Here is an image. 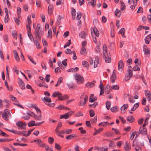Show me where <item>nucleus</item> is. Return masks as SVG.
<instances>
[{"label":"nucleus","instance_id":"obj_1","mask_svg":"<svg viewBox=\"0 0 151 151\" xmlns=\"http://www.w3.org/2000/svg\"><path fill=\"white\" fill-rule=\"evenodd\" d=\"M80 102L78 104L79 106H82L86 103V100H88V97L87 96L85 95L84 93H83L81 94L80 97Z\"/></svg>","mask_w":151,"mask_h":151},{"label":"nucleus","instance_id":"obj_2","mask_svg":"<svg viewBox=\"0 0 151 151\" xmlns=\"http://www.w3.org/2000/svg\"><path fill=\"white\" fill-rule=\"evenodd\" d=\"M75 79L77 81L78 84L83 83L84 82L83 77L79 74L77 73L75 76Z\"/></svg>","mask_w":151,"mask_h":151},{"label":"nucleus","instance_id":"obj_3","mask_svg":"<svg viewBox=\"0 0 151 151\" xmlns=\"http://www.w3.org/2000/svg\"><path fill=\"white\" fill-rule=\"evenodd\" d=\"M34 130V129H31L29 130L27 133H25L27 132V131H24L23 132L19 131V134H23V135L25 137H27L29 136L31 133V132Z\"/></svg>","mask_w":151,"mask_h":151},{"label":"nucleus","instance_id":"obj_4","mask_svg":"<svg viewBox=\"0 0 151 151\" xmlns=\"http://www.w3.org/2000/svg\"><path fill=\"white\" fill-rule=\"evenodd\" d=\"M41 31L40 30H35V31L34 32V34L36 36V39L37 40L38 38L39 40H40L41 39V37L40 35V33Z\"/></svg>","mask_w":151,"mask_h":151},{"label":"nucleus","instance_id":"obj_5","mask_svg":"<svg viewBox=\"0 0 151 151\" xmlns=\"http://www.w3.org/2000/svg\"><path fill=\"white\" fill-rule=\"evenodd\" d=\"M69 98V97L67 95L63 96H58V100L60 101H64L67 100Z\"/></svg>","mask_w":151,"mask_h":151},{"label":"nucleus","instance_id":"obj_6","mask_svg":"<svg viewBox=\"0 0 151 151\" xmlns=\"http://www.w3.org/2000/svg\"><path fill=\"white\" fill-rule=\"evenodd\" d=\"M143 51L145 54L149 55V56H150V50L147 48V46L146 45L143 46Z\"/></svg>","mask_w":151,"mask_h":151},{"label":"nucleus","instance_id":"obj_7","mask_svg":"<svg viewBox=\"0 0 151 151\" xmlns=\"http://www.w3.org/2000/svg\"><path fill=\"white\" fill-rule=\"evenodd\" d=\"M26 125L25 122H22L19 121V129H26Z\"/></svg>","mask_w":151,"mask_h":151},{"label":"nucleus","instance_id":"obj_8","mask_svg":"<svg viewBox=\"0 0 151 151\" xmlns=\"http://www.w3.org/2000/svg\"><path fill=\"white\" fill-rule=\"evenodd\" d=\"M118 67L119 70H122L124 67V63L122 60H120L118 63Z\"/></svg>","mask_w":151,"mask_h":151},{"label":"nucleus","instance_id":"obj_9","mask_svg":"<svg viewBox=\"0 0 151 151\" xmlns=\"http://www.w3.org/2000/svg\"><path fill=\"white\" fill-rule=\"evenodd\" d=\"M75 137L76 138H78L77 135L76 134H71L68 136H66V138L68 140L71 139L72 138Z\"/></svg>","mask_w":151,"mask_h":151},{"label":"nucleus","instance_id":"obj_10","mask_svg":"<svg viewBox=\"0 0 151 151\" xmlns=\"http://www.w3.org/2000/svg\"><path fill=\"white\" fill-rule=\"evenodd\" d=\"M25 84L23 81L19 79V86L22 89L24 90L25 88Z\"/></svg>","mask_w":151,"mask_h":151},{"label":"nucleus","instance_id":"obj_11","mask_svg":"<svg viewBox=\"0 0 151 151\" xmlns=\"http://www.w3.org/2000/svg\"><path fill=\"white\" fill-rule=\"evenodd\" d=\"M141 130H140V129H139V134H141L143 135H146L147 134V132L146 128L142 127V128L141 129Z\"/></svg>","mask_w":151,"mask_h":151},{"label":"nucleus","instance_id":"obj_12","mask_svg":"<svg viewBox=\"0 0 151 151\" xmlns=\"http://www.w3.org/2000/svg\"><path fill=\"white\" fill-rule=\"evenodd\" d=\"M53 10V6L52 5L50 4L48 8V12L49 14H51Z\"/></svg>","mask_w":151,"mask_h":151},{"label":"nucleus","instance_id":"obj_13","mask_svg":"<svg viewBox=\"0 0 151 151\" xmlns=\"http://www.w3.org/2000/svg\"><path fill=\"white\" fill-rule=\"evenodd\" d=\"M42 100L44 101L45 104L47 103V102L50 103L52 102L51 99L49 97H44L43 99H42Z\"/></svg>","mask_w":151,"mask_h":151},{"label":"nucleus","instance_id":"obj_14","mask_svg":"<svg viewBox=\"0 0 151 151\" xmlns=\"http://www.w3.org/2000/svg\"><path fill=\"white\" fill-rule=\"evenodd\" d=\"M106 63H110L111 62V59L110 54H108L106 57L104 58Z\"/></svg>","mask_w":151,"mask_h":151},{"label":"nucleus","instance_id":"obj_15","mask_svg":"<svg viewBox=\"0 0 151 151\" xmlns=\"http://www.w3.org/2000/svg\"><path fill=\"white\" fill-rule=\"evenodd\" d=\"M38 145L39 146L41 147H44L45 146V145L44 144L43 142L40 139H38V142L37 143Z\"/></svg>","mask_w":151,"mask_h":151},{"label":"nucleus","instance_id":"obj_16","mask_svg":"<svg viewBox=\"0 0 151 151\" xmlns=\"http://www.w3.org/2000/svg\"><path fill=\"white\" fill-rule=\"evenodd\" d=\"M127 120L130 123H132L134 121L135 119L133 116H130L128 117Z\"/></svg>","mask_w":151,"mask_h":151},{"label":"nucleus","instance_id":"obj_17","mask_svg":"<svg viewBox=\"0 0 151 151\" xmlns=\"http://www.w3.org/2000/svg\"><path fill=\"white\" fill-rule=\"evenodd\" d=\"M128 105L127 104L123 105L122 106L121 108V109L122 112L123 113H124L126 111L127 108H128Z\"/></svg>","mask_w":151,"mask_h":151},{"label":"nucleus","instance_id":"obj_18","mask_svg":"<svg viewBox=\"0 0 151 151\" xmlns=\"http://www.w3.org/2000/svg\"><path fill=\"white\" fill-rule=\"evenodd\" d=\"M18 11H19V7H18L17 8L18 18L15 17L14 18L15 22L17 25H18L19 24V20L18 19L19 18V12Z\"/></svg>","mask_w":151,"mask_h":151},{"label":"nucleus","instance_id":"obj_19","mask_svg":"<svg viewBox=\"0 0 151 151\" xmlns=\"http://www.w3.org/2000/svg\"><path fill=\"white\" fill-rule=\"evenodd\" d=\"M116 79V73H114V74H112L111 78V82L112 83H114L115 82V80Z\"/></svg>","mask_w":151,"mask_h":151},{"label":"nucleus","instance_id":"obj_20","mask_svg":"<svg viewBox=\"0 0 151 151\" xmlns=\"http://www.w3.org/2000/svg\"><path fill=\"white\" fill-rule=\"evenodd\" d=\"M62 96V94L58 91L54 92L52 95L53 97H56L57 96L58 98V96Z\"/></svg>","mask_w":151,"mask_h":151},{"label":"nucleus","instance_id":"obj_21","mask_svg":"<svg viewBox=\"0 0 151 151\" xmlns=\"http://www.w3.org/2000/svg\"><path fill=\"white\" fill-rule=\"evenodd\" d=\"M93 30L94 34L97 37H99V31L96 27L93 28Z\"/></svg>","mask_w":151,"mask_h":151},{"label":"nucleus","instance_id":"obj_22","mask_svg":"<svg viewBox=\"0 0 151 151\" xmlns=\"http://www.w3.org/2000/svg\"><path fill=\"white\" fill-rule=\"evenodd\" d=\"M95 60L94 61V67L95 68L98 66V64H99V59L97 57H96L95 58Z\"/></svg>","mask_w":151,"mask_h":151},{"label":"nucleus","instance_id":"obj_23","mask_svg":"<svg viewBox=\"0 0 151 151\" xmlns=\"http://www.w3.org/2000/svg\"><path fill=\"white\" fill-rule=\"evenodd\" d=\"M14 56L16 60L18 61V60H19V57L18 53L17 51L15 50L13 51Z\"/></svg>","mask_w":151,"mask_h":151},{"label":"nucleus","instance_id":"obj_24","mask_svg":"<svg viewBox=\"0 0 151 151\" xmlns=\"http://www.w3.org/2000/svg\"><path fill=\"white\" fill-rule=\"evenodd\" d=\"M130 149V147H129V144L127 143V142H126L124 145L125 150L127 151H129Z\"/></svg>","mask_w":151,"mask_h":151},{"label":"nucleus","instance_id":"obj_25","mask_svg":"<svg viewBox=\"0 0 151 151\" xmlns=\"http://www.w3.org/2000/svg\"><path fill=\"white\" fill-rule=\"evenodd\" d=\"M38 40H39L38 38L37 40H35L34 42L35 44L36 45V47L38 49H40V44L38 42Z\"/></svg>","mask_w":151,"mask_h":151},{"label":"nucleus","instance_id":"obj_26","mask_svg":"<svg viewBox=\"0 0 151 151\" xmlns=\"http://www.w3.org/2000/svg\"><path fill=\"white\" fill-rule=\"evenodd\" d=\"M141 65V63H138L137 65H136L135 66H134V67H133V70L134 71H136L137 70L139 71L140 70V69L137 66L138 65Z\"/></svg>","mask_w":151,"mask_h":151},{"label":"nucleus","instance_id":"obj_27","mask_svg":"<svg viewBox=\"0 0 151 151\" xmlns=\"http://www.w3.org/2000/svg\"><path fill=\"white\" fill-rule=\"evenodd\" d=\"M68 118H69V115H68V114L67 113H65L64 115H61L60 117V119L64 118L65 119H68Z\"/></svg>","mask_w":151,"mask_h":151},{"label":"nucleus","instance_id":"obj_28","mask_svg":"<svg viewBox=\"0 0 151 151\" xmlns=\"http://www.w3.org/2000/svg\"><path fill=\"white\" fill-rule=\"evenodd\" d=\"M79 68L77 67H76L75 68H70L69 69L68 71V72H76V71H77L78 70Z\"/></svg>","mask_w":151,"mask_h":151},{"label":"nucleus","instance_id":"obj_29","mask_svg":"<svg viewBox=\"0 0 151 151\" xmlns=\"http://www.w3.org/2000/svg\"><path fill=\"white\" fill-rule=\"evenodd\" d=\"M62 123L61 122H59L55 130V132H58V131L60 129V128L62 127Z\"/></svg>","mask_w":151,"mask_h":151},{"label":"nucleus","instance_id":"obj_30","mask_svg":"<svg viewBox=\"0 0 151 151\" xmlns=\"http://www.w3.org/2000/svg\"><path fill=\"white\" fill-rule=\"evenodd\" d=\"M12 35L13 37L15 39H17V32L15 31L14 30L12 32Z\"/></svg>","mask_w":151,"mask_h":151},{"label":"nucleus","instance_id":"obj_31","mask_svg":"<svg viewBox=\"0 0 151 151\" xmlns=\"http://www.w3.org/2000/svg\"><path fill=\"white\" fill-rule=\"evenodd\" d=\"M35 122L34 121H31L28 123V126L30 127L34 126H35Z\"/></svg>","mask_w":151,"mask_h":151},{"label":"nucleus","instance_id":"obj_32","mask_svg":"<svg viewBox=\"0 0 151 151\" xmlns=\"http://www.w3.org/2000/svg\"><path fill=\"white\" fill-rule=\"evenodd\" d=\"M79 36L81 38H85L86 37V34L83 31L79 33Z\"/></svg>","mask_w":151,"mask_h":151},{"label":"nucleus","instance_id":"obj_33","mask_svg":"<svg viewBox=\"0 0 151 151\" xmlns=\"http://www.w3.org/2000/svg\"><path fill=\"white\" fill-rule=\"evenodd\" d=\"M8 114L3 113L2 114V117L6 121H7L8 120Z\"/></svg>","mask_w":151,"mask_h":151},{"label":"nucleus","instance_id":"obj_34","mask_svg":"<svg viewBox=\"0 0 151 151\" xmlns=\"http://www.w3.org/2000/svg\"><path fill=\"white\" fill-rule=\"evenodd\" d=\"M111 111L113 112H115L118 111V109L117 106H115L110 109Z\"/></svg>","mask_w":151,"mask_h":151},{"label":"nucleus","instance_id":"obj_35","mask_svg":"<svg viewBox=\"0 0 151 151\" xmlns=\"http://www.w3.org/2000/svg\"><path fill=\"white\" fill-rule=\"evenodd\" d=\"M115 15L116 16L118 17H119L121 15L120 10L116 9L115 12Z\"/></svg>","mask_w":151,"mask_h":151},{"label":"nucleus","instance_id":"obj_36","mask_svg":"<svg viewBox=\"0 0 151 151\" xmlns=\"http://www.w3.org/2000/svg\"><path fill=\"white\" fill-rule=\"evenodd\" d=\"M30 25L29 24H26V29L27 30V33H31V28Z\"/></svg>","mask_w":151,"mask_h":151},{"label":"nucleus","instance_id":"obj_37","mask_svg":"<svg viewBox=\"0 0 151 151\" xmlns=\"http://www.w3.org/2000/svg\"><path fill=\"white\" fill-rule=\"evenodd\" d=\"M106 87L107 88V90L106 91L105 93L107 94H109L110 91V87L109 85L107 84L106 85Z\"/></svg>","mask_w":151,"mask_h":151},{"label":"nucleus","instance_id":"obj_38","mask_svg":"<svg viewBox=\"0 0 151 151\" xmlns=\"http://www.w3.org/2000/svg\"><path fill=\"white\" fill-rule=\"evenodd\" d=\"M133 75L132 71L131 70H129V74L127 75V77H129V78H127V79H126L127 80H129L130 78Z\"/></svg>","mask_w":151,"mask_h":151},{"label":"nucleus","instance_id":"obj_39","mask_svg":"<svg viewBox=\"0 0 151 151\" xmlns=\"http://www.w3.org/2000/svg\"><path fill=\"white\" fill-rule=\"evenodd\" d=\"M82 64L83 67H87L88 66V63L86 61H83L82 62Z\"/></svg>","mask_w":151,"mask_h":151},{"label":"nucleus","instance_id":"obj_40","mask_svg":"<svg viewBox=\"0 0 151 151\" xmlns=\"http://www.w3.org/2000/svg\"><path fill=\"white\" fill-rule=\"evenodd\" d=\"M97 121V116H95L93 119H90V122L91 124H93L95 123Z\"/></svg>","mask_w":151,"mask_h":151},{"label":"nucleus","instance_id":"obj_41","mask_svg":"<svg viewBox=\"0 0 151 151\" xmlns=\"http://www.w3.org/2000/svg\"><path fill=\"white\" fill-rule=\"evenodd\" d=\"M119 86L118 85H113L111 87V90H118L119 89Z\"/></svg>","mask_w":151,"mask_h":151},{"label":"nucleus","instance_id":"obj_42","mask_svg":"<svg viewBox=\"0 0 151 151\" xmlns=\"http://www.w3.org/2000/svg\"><path fill=\"white\" fill-rule=\"evenodd\" d=\"M54 141V139L53 137H49L48 138V142L51 144H52Z\"/></svg>","mask_w":151,"mask_h":151},{"label":"nucleus","instance_id":"obj_43","mask_svg":"<svg viewBox=\"0 0 151 151\" xmlns=\"http://www.w3.org/2000/svg\"><path fill=\"white\" fill-rule=\"evenodd\" d=\"M48 37L51 38L52 37V31L51 30H49L48 32L47 36Z\"/></svg>","mask_w":151,"mask_h":151},{"label":"nucleus","instance_id":"obj_44","mask_svg":"<svg viewBox=\"0 0 151 151\" xmlns=\"http://www.w3.org/2000/svg\"><path fill=\"white\" fill-rule=\"evenodd\" d=\"M83 114L81 111H79L75 114V116L76 117H79L80 116H83Z\"/></svg>","mask_w":151,"mask_h":151},{"label":"nucleus","instance_id":"obj_45","mask_svg":"<svg viewBox=\"0 0 151 151\" xmlns=\"http://www.w3.org/2000/svg\"><path fill=\"white\" fill-rule=\"evenodd\" d=\"M72 16H74V18H75V16L76 14V10L73 8H72Z\"/></svg>","mask_w":151,"mask_h":151},{"label":"nucleus","instance_id":"obj_46","mask_svg":"<svg viewBox=\"0 0 151 151\" xmlns=\"http://www.w3.org/2000/svg\"><path fill=\"white\" fill-rule=\"evenodd\" d=\"M24 116H22V119H24V120H28L29 119L30 117L27 113L25 115L24 114Z\"/></svg>","mask_w":151,"mask_h":151},{"label":"nucleus","instance_id":"obj_47","mask_svg":"<svg viewBox=\"0 0 151 151\" xmlns=\"http://www.w3.org/2000/svg\"><path fill=\"white\" fill-rule=\"evenodd\" d=\"M27 20L28 22V23L27 24H31L32 21L31 20V16L30 15H29L28 16L27 18Z\"/></svg>","mask_w":151,"mask_h":151},{"label":"nucleus","instance_id":"obj_48","mask_svg":"<svg viewBox=\"0 0 151 151\" xmlns=\"http://www.w3.org/2000/svg\"><path fill=\"white\" fill-rule=\"evenodd\" d=\"M86 49L84 47H82L81 51H80V53L81 54H84L86 51Z\"/></svg>","mask_w":151,"mask_h":151},{"label":"nucleus","instance_id":"obj_49","mask_svg":"<svg viewBox=\"0 0 151 151\" xmlns=\"http://www.w3.org/2000/svg\"><path fill=\"white\" fill-rule=\"evenodd\" d=\"M27 34L29 38H30L31 41H33L34 42L35 40H34L33 35L31 33H27Z\"/></svg>","mask_w":151,"mask_h":151},{"label":"nucleus","instance_id":"obj_50","mask_svg":"<svg viewBox=\"0 0 151 151\" xmlns=\"http://www.w3.org/2000/svg\"><path fill=\"white\" fill-rule=\"evenodd\" d=\"M10 97L12 101L15 102L17 101L18 100L15 97H14L13 96H10Z\"/></svg>","mask_w":151,"mask_h":151},{"label":"nucleus","instance_id":"obj_51","mask_svg":"<svg viewBox=\"0 0 151 151\" xmlns=\"http://www.w3.org/2000/svg\"><path fill=\"white\" fill-rule=\"evenodd\" d=\"M106 107L108 110H109L110 109L111 103L110 101H106Z\"/></svg>","mask_w":151,"mask_h":151},{"label":"nucleus","instance_id":"obj_52","mask_svg":"<svg viewBox=\"0 0 151 151\" xmlns=\"http://www.w3.org/2000/svg\"><path fill=\"white\" fill-rule=\"evenodd\" d=\"M6 129L9 131L12 132L15 134H19V132L17 130H15L13 129L9 130L7 129Z\"/></svg>","mask_w":151,"mask_h":151},{"label":"nucleus","instance_id":"obj_53","mask_svg":"<svg viewBox=\"0 0 151 151\" xmlns=\"http://www.w3.org/2000/svg\"><path fill=\"white\" fill-rule=\"evenodd\" d=\"M62 18L60 16V15H59L56 22V23L58 25H59L61 23V19Z\"/></svg>","mask_w":151,"mask_h":151},{"label":"nucleus","instance_id":"obj_54","mask_svg":"<svg viewBox=\"0 0 151 151\" xmlns=\"http://www.w3.org/2000/svg\"><path fill=\"white\" fill-rule=\"evenodd\" d=\"M11 139H9L7 138L6 139H0V142H9L11 141Z\"/></svg>","mask_w":151,"mask_h":151},{"label":"nucleus","instance_id":"obj_55","mask_svg":"<svg viewBox=\"0 0 151 151\" xmlns=\"http://www.w3.org/2000/svg\"><path fill=\"white\" fill-rule=\"evenodd\" d=\"M97 98L96 97H95L94 98H92L91 97H90L89 99V102H93L94 101H96L97 100Z\"/></svg>","mask_w":151,"mask_h":151},{"label":"nucleus","instance_id":"obj_56","mask_svg":"<svg viewBox=\"0 0 151 151\" xmlns=\"http://www.w3.org/2000/svg\"><path fill=\"white\" fill-rule=\"evenodd\" d=\"M89 112L90 114V116L91 117L95 115V113L94 111L92 110H89Z\"/></svg>","mask_w":151,"mask_h":151},{"label":"nucleus","instance_id":"obj_57","mask_svg":"<svg viewBox=\"0 0 151 151\" xmlns=\"http://www.w3.org/2000/svg\"><path fill=\"white\" fill-rule=\"evenodd\" d=\"M98 150L99 151H108V148H104L103 147H99L98 148Z\"/></svg>","mask_w":151,"mask_h":151},{"label":"nucleus","instance_id":"obj_58","mask_svg":"<svg viewBox=\"0 0 151 151\" xmlns=\"http://www.w3.org/2000/svg\"><path fill=\"white\" fill-rule=\"evenodd\" d=\"M103 52H107V47L105 44H104L103 46Z\"/></svg>","mask_w":151,"mask_h":151},{"label":"nucleus","instance_id":"obj_59","mask_svg":"<svg viewBox=\"0 0 151 151\" xmlns=\"http://www.w3.org/2000/svg\"><path fill=\"white\" fill-rule=\"evenodd\" d=\"M77 18L78 20H79L81 17V13L80 12H78L77 13Z\"/></svg>","mask_w":151,"mask_h":151},{"label":"nucleus","instance_id":"obj_60","mask_svg":"<svg viewBox=\"0 0 151 151\" xmlns=\"http://www.w3.org/2000/svg\"><path fill=\"white\" fill-rule=\"evenodd\" d=\"M46 81L47 82H48L50 78V75L49 74H47L45 77Z\"/></svg>","mask_w":151,"mask_h":151},{"label":"nucleus","instance_id":"obj_61","mask_svg":"<svg viewBox=\"0 0 151 151\" xmlns=\"http://www.w3.org/2000/svg\"><path fill=\"white\" fill-rule=\"evenodd\" d=\"M137 2H136L135 3L134 2V1L133 4V5L131 6H130V8L132 9L133 10L134 9L135 6L137 5Z\"/></svg>","mask_w":151,"mask_h":151},{"label":"nucleus","instance_id":"obj_62","mask_svg":"<svg viewBox=\"0 0 151 151\" xmlns=\"http://www.w3.org/2000/svg\"><path fill=\"white\" fill-rule=\"evenodd\" d=\"M73 51H72L70 49L68 48L66 50L65 53L68 54H72Z\"/></svg>","mask_w":151,"mask_h":151},{"label":"nucleus","instance_id":"obj_63","mask_svg":"<svg viewBox=\"0 0 151 151\" xmlns=\"http://www.w3.org/2000/svg\"><path fill=\"white\" fill-rule=\"evenodd\" d=\"M64 106L62 104H60L59 105L58 107H56V109H58L60 110H61L64 109Z\"/></svg>","mask_w":151,"mask_h":151},{"label":"nucleus","instance_id":"obj_64","mask_svg":"<svg viewBox=\"0 0 151 151\" xmlns=\"http://www.w3.org/2000/svg\"><path fill=\"white\" fill-rule=\"evenodd\" d=\"M28 114L29 115V116H30L31 117H34V116H35V114H34L33 112H32L30 111H29L27 112Z\"/></svg>","mask_w":151,"mask_h":151}]
</instances>
